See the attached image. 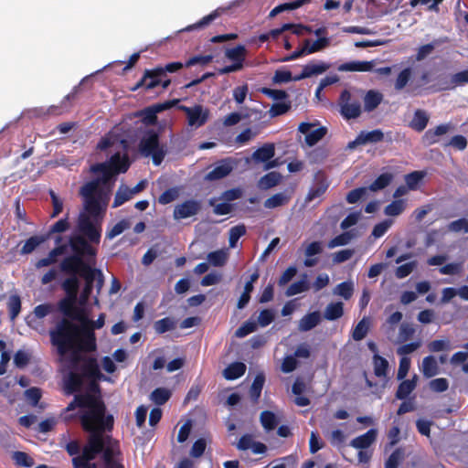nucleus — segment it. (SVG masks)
Instances as JSON below:
<instances>
[{"label": "nucleus", "instance_id": "nucleus-58", "mask_svg": "<svg viewBox=\"0 0 468 468\" xmlns=\"http://www.w3.org/2000/svg\"><path fill=\"white\" fill-rule=\"evenodd\" d=\"M292 108L291 101L273 103L269 111L271 117L281 116Z\"/></svg>", "mask_w": 468, "mask_h": 468}, {"label": "nucleus", "instance_id": "nucleus-5", "mask_svg": "<svg viewBox=\"0 0 468 468\" xmlns=\"http://www.w3.org/2000/svg\"><path fill=\"white\" fill-rule=\"evenodd\" d=\"M84 351H75L69 354L68 363L69 374L65 377V390L67 394L79 392L84 378H103L98 361L93 356L83 355Z\"/></svg>", "mask_w": 468, "mask_h": 468}, {"label": "nucleus", "instance_id": "nucleus-54", "mask_svg": "<svg viewBox=\"0 0 468 468\" xmlns=\"http://www.w3.org/2000/svg\"><path fill=\"white\" fill-rule=\"evenodd\" d=\"M309 289V284L306 280H301L292 283L286 290L287 296H292L302 293Z\"/></svg>", "mask_w": 468, "mask_h": 468}, {"label": "nucleus", "instance_id": "nucleus-3", "mask_svg": "<svg viewBox=\"0 0 468 468\" xmlns=\"http://www.w3.org/2000/svg\"><path fill=\"white\" fill-rule=\"evenodd\" d=\"M131 162L127 154H113L109 160L97 163L90 166L93 174H101V177L85 183L80 188V196L83 199L84 211L79 215L88 217L90 221L102 225L110 200V194L101 185L107 184L112 177L128 171Z\"/></svg>", "mask_w": 468, "mask_h": 468}, {"label": "nucleus", "instance_id": "nucleus-31", "mask_svg": "<svg viewBox=\"0 0 468 468\" xmlns=\"http://www.w3.org/2000/svg\"><path fill=\"white\" fill-rule=\"evenodd\" d=\"M373 366L374 374L376 377L385 378L387 376L388 369V362L385 357L379 356L378 354H374Z\"/></svg>", "mask_w": 468, "mask_h": 468}, {"label": "nucleus", "instance_id": "nucleus-25", "mask_svg": "<svg viewBox=\"0 0 468 468\" xmlns=\"http://www.w3.org/2000/svg\"><path fill=\"white\" fill-rule=\"evenodd\" d=\"M246 372V365L242 362H233L223 371V376L228 380H234L242 377Z\"/></svg>", "mask_w": 468, "mask_h": 468}, {"label": "nucleus", "instance_id": "nucleus-20", "mask_svg": "<svg viewBox=\"0 0 468 468\" xmlns=\"http://www.w3.org/2000/svg\"><path fill=\"white\" fill-rule=\"evenodd\" d=\"M430 116L426 111L418 109L414 112L413 117L410 122V127L416 132H422L428 125Z\"/></svg>", "mask_w": 468, "mask_h": 468}, {"label": "nucleus", "instance_id": "nucleus-52", "mask_svg": "<svg viewBox=\"0 0 468 468\" xmlns=\"http://www.w3.org/2000/svg\"><path fill=\"white\" fill-rule=\"evenodd\" d=\"M219 16V13L218 10H214L213 12H211L209 15L207 16H205L204 17H202L198 22H197L196 24L192 25V26H189L186 30L187 31H190V30H193V29H199V28H203L207 26H208L211 22H213L217 17H218Z\"/></svg>", "mask_w": 468, "mask_h": 468}, {"label": "nucleus", "instance_id": "nucleus-24", "mask_svg": "<svg viewBox=\"0 0 468 468\" xmlns=\"http://www.w3.org/2000/svg\"><path fill=\"white\" fill-rule=\"evenodd\" d=\"M321 321L320 313L317 311L309 313L303 316L299 322V330L307 332L314 328Z\"/></svg>", "mask_w": 468, "mask_h": 468}, {"label": "nucleus", "instance_id": "nucleus-62", "mask_svg": "<svg viewBox=\"0 0 468 468\" xmlns=\"http://www.w3.org/2000/svg\"><path fill=\"white\" fill-rule=\"evenodd\" d=\"M261 92L274 101H282L288 98L287 92L283 90H274L264 87L261 90Z\"/></svg>", "mask_w": 468, "mask_h": 468}, {"label": "nucleus", "instance_id": "nucleus-59", "mask_svg": "<svg viewBox=\"0 0 468 468\" xmlns=\"http://www.w3.org/2000/svg\"><path fill=\"white\" fill-rule=\"evenodd\" d=\"M212 59H213L212 55H197V56H194V57H191L190 58H188L186 61L185 66L186 68H189V67H192V66H195L197 64L206 66L208 63H210L212 61Z\"/></svg>", "mask_w": 468, "mask_h": 468}, {"label": "nucleus", "instance_id": "nucleus-18", "mask_svg": "<svg viewBox=\"0 0 468 468\" xmlns=\"http://www.w3.org/2000/svg\"><path fill=\"white\" fill-rule=\"evenodd\" d=\"M374 61H349L338 66L339 71L368 72L373 70Z\"/></svg>", "mask_w": 468, "mask_h": 468}, {"label": "nucleus", "instance_id": "nucleus-22", "mask_svg": "<svg viewBox=\"0 0 468 468\" xmlns=\"http://www.w3.org/2000/svg\"><path fill=\"white\" fill-rule=\"evenodd\" d=\"M383 101V94L376 90H368L364 97V110L370 112L377 109Z\"/></svg>", "mask_w": 468, "mask_h": 468}, {"label": "nucleus", "instance_id": "nucleus-39", "mask_svg": "<svg viewBox=\"0 0 468 468\" xmlns=\"http://www.w3.org/2000/svg\"><path fill=\"white\" fill-rule=\"evenodd\" d=\"M289 200L290 197L284 193H277L265 200L264 207L266 208H275L287 204Z\"/></svg>", "mask_w": 468, "mask_h": 468}, {"label": "nucleus", "instance_id": "nucleus-51", "mask_svg": "<svg viewBox=\"0 0 468 468\" xmlns=\"http://www.w3.org/2000/svg\"><path fill=\"white\" fill-rule=\"evenodd\" d=\"M257 330V323L254 321L244 322L235 332V336L242 338Z\"/></svg>", "mask_w": 468, "mask_h": 468}, {"label": "nucleus", "instance_id": "nucleus-17", "mask_svg": "<svg viewBox=\"0 0 468 468\" xmlns=\"http://www.w3.org/2000/svg\"><path fill=\"white\" fill-rule=\"evenodd\" d=\"M247 56V49L243 45H238L235 48H226L225 57L243 69L244 61Z\"/></svg>", "mask_w": 468, "mask_h": 468}, {"label": "nucleus", "instance_id": "nucleus-56", "mask_svg": "<svg viewBox=\"0 0 468 468\" xmlns=\"http://www.w3.org/2000/svg\"><path fill=\"white\" fill-rule=\"evenodd\" d=\"M424 176H425V173L421 172V171H414V172H411V173L406 175L405 181H406L407 186L411 190L416 189L417 186L421 181V179L424 177Z\"/></svg>", "mask_w": 468, "mask_h": 468}, {"label": "nucleus", "instance_id": "nucleus-12", "mask_svg": "<svg viewBox=\"0 0 468 468\" xmlns=\"http://www.w3.org/2000/svg\"><path fill=\"white\" fill-rule=\"evenodd\" d=\"M275 154V147L273 144H264L252 154V159L256 163H266L265 168L271 169L277 165L276 161H271Z\"/></svg>", "mask_w": 468, "mask_h": 468}, {"label": "nucleus", "instance_id": "nucleus-63", "mask_svg": "<svg viewBox=\"0 0 468 468\" xmlns=\"http://www.w3.org/2000/svg\"><path fill=\"white\" fill-rule=\"evenodd\" d=\"M415 334V328L409 323H402L399 326V339L401 342H406L410 339Z\"/></svg>", "mask_w": 468, "mask_h": 468}, {"label": "nucleus", "instance_id": "nucleus-38", "mask_svg": "<svg viewBox=\"0 0 468 468\" xmlns=\"http://www.w3.org/2000/svg\"><path fill=\"white\" fill-rule=\"evenodd\" d=\"M132 197L133 195L130 192V188L124 185L120 186L115 194L112 207H118L122 206L126 201L130 200Z\"/></svg>", "mask_w": 468, "mask_h": 468}, {"label": "nucleus", "instance_id": "nucleus-7", "mask_svg": "<svg viewBox=\"0 0 468 468\" xmlns=\"http://www.w3.org/2000/svg\"><path fill=\"white\" fill-rule=\"evenodd\" d=\"M163 77L165 76L163 69H161V66L150 69H145L141 80L131 90L133 91H135L141 88L145 90H154L160 85Z\"/></svg>", "mask_w": 468, "mask_h": 468}, {"label": "nucleus", "instance_id": "nucleus-27", "mask_svg": "<svg viewBox=\"0 0 468 468\" xmlns=\"http://www.w3.org/2000/svg\"><path fill=\"white\" fill-rule=\"evenodd\" d=\"M417 376L412 379H402L396 391V398L398 399H405L416 388Z\"/></svg>", "mask_w": 468, "mask_h": 468}, {"label": "nucleus", "instance_id": "nucleus-42", "mask_svg": "<svg viewBox=\"0 0 468 468\" xmlns=\"http://www.w3.org/2000/svg\"><path fill=\"white\" fill-rule=\"evenodd\" d=\"M246 234V227L239 224L232 227L229 231V245L230 248H235L239 239Z\"/></svg>", "mask_w": 468, "mask_h": 468}, {"label": "nucleus", "instance_id": "nucleus-49", "mask_svg": "<svg viewBox=\"0 0 468 468\" xmlns=\"http://www.w3.org/2000/svg\"><path fill=\"white\" fill-rule=\"evenodd\" d=\"M31 354L25 350H17L14 355V364L17 368H25L30 362Z\"/></svg>", "mask_w": 468, "mask_h": 468}, {"label": "nucleus", "instance_id": "nucleus-32", "mask_svg": "<svg viewBox=\"0 0 468 468\" xmlns=\"http://www.w3.org/2000/svg\"><path fill=\"white\" fill-rule=\"evenodd\" d=\"M369 320L367 317H363L352 331V337L355 341L363 340L369 331Z\"/></svg>", "mask_w": 468, "mask_h": 468}, {"label": "nucleus", "instance_id": "nucleus-35", "mask_svg": "<svg viewBox=\"0 0 468 468\" xmlns=\"http://www.w3.org/2000/svg\"><path fill=\"white\" fill-rule=\"evenodd\" d=\"M7 309L10 319L15 320L21 312V298L17 294H12L7 301Z\"/></svg>", "mask_w": 468, "mask_h": 468}, {"label": "nucleus", "instance_id": "nucleus-13", "mask_svg": "<svg viewBox=\"0 0 468 468\" xmlns=\"http://www.w3.org/2000/svg\"><path fill=\"white\" fill-rule=\"evenodd\" d=\"M430 80V73L428 71L422 72L420 79L410 85L408 92L413 96H418L421 95L424 91L437 92L441 90V87L437 88L435 86H427Z\"/></svg>", "mask_w": 468, "mask_h": 468}, {"label": "nucleus", "instance_id": "nucleus-33", "mask_svg": "<svg viewBox=\"0 0 468 468\" xmlns=\"http://www.w3.org/2000/svg\"><path fill=\"white\" fill-rule=\"evenodd\" d=\"M405 459V451L399 447L395 449L385 462V468H399V464Z\"/></svg>", "mask_w": 468, "mask_h": 468}, {"label": "nucleus", "instance_id": "nucleus-11", "mask_svg": "<svg viewBox=\"0 0 468 468\" xmlns=\"http://www.w3.org/2000/svg\"><path fill=\"white\" fill-rule=\"evenodd\" d=\"M233 170L231 158H224L218 162L217 165L205 176L206 181H216L228 176Z\"/></svg>", "mask_w": 468, "mask_h": 468}, {"label": "nucleus", "instance_id": "nucleus-15", "mask_svg": "<svg viewBox=\"0 0 468 468\" xmlns=\"http://www.w3.org/2000/svg\"><path fill=\"white\" fill-rule=\"evenodd\" d=\"M378 437V430L370 429L366 433L354 438L350 441V446L358 450L368 448L374 443Z\"/></svg>", "mask_w": 468, "mask_h": 468}, {"label": "nucleus", "instance_id": "nucleus-16", "mask_svg": "<svg viewBox=\"0 0 468 468\" xmlns=\"http://www.w3.org/2000/svg\"><path fill=\"white\" fill-rule=\"evenodd\" d=\"M329 66L325 63H308L303 66L302 72L294 76V81H299L303 79L310 78L314 75H319L325 72Z\"/></svg>", "mask_w": 468, "mask_h": 468}, {"label": "nucleus", "instance_id": "nucleus-30", "mask_svg": "<svg viewBox=\"0 0 468 468\" xmlns=\"http://www.w3.org/2000/svg\"><path fill=\"white\" fill-rule=\"evenodd\" d=\"M359 135V140L363 143V145L367 144H378L384 140V133L380 129H375L370 132L361 131Z\"/></svg>", "mask_w": 468, "mask_h": 468}, {"label": "nucleus", "instance_id": "nucleus-40", "mask_svg": "<svg viewBox=\"0 0 468 468\" xmlns=\"http://www.w3.org/2000/svg\"><path fill=\"white\" fill-rule=\"evenodd\" d=\"M261 422L262 427L266 431H272L278 425V420L276 415L270 410H264L261 413Z\"/></svg>", "mask_w": 468, "mask_h": 468}, {"label": "nucleus", "instance_id": "nucleus-29", "mask_svg": "<svg viewBox=\"0 0 468 468\" xmlns=\"http://www.w3.org/2000/svg\"><path fill=\"white\" fill-rule=\"evenodd\" d=\"M282 180V175L279 172H269L259 181V186L261 189H270L276 186Z\"/></svg>", "mask_w": 468, "mask_h": 468}, {"label": "nucleus", "instance_id": "nucleus-37", "mask_svg": "<svg viewBox=\"0 0 468 468\" xmlns=\"http://www.w3.org/2000/svg\"><path fill=\"white\" fill-rule=\"evenodd\" d=\"M171 397V391L165 388H157L151 393V399L158 406L165 404Z\"/></svg>", "mask_w": 468, "mask_h": 468}, {"label": "nucleus", "instance_id": "nucleus-23", "mask_svg": "<svg viewBox=\"0 0 468 468\" xmlns=\"http://www.w3.org/2000/svg\"><path fill=\"white\" fill-rule=\"evenodd\" d=\"M420 371L424 378H431L439 374L440 368L433 356H427L422 359Z\"/></svg>", "mask_w": 468, "mask_h": 468}, {"label": "nucleus", "instance_id": "nucleus-2", "mask_svg": "<svg viewBox=\"0 0 468 468\" xmlns=\"http://www.w3.org/2000/svg\"><path fill=\"white\" fill-rule=\"evenodd\" d=\"M85 410H80L79 420L82 430L88 434L81 449V455L72 458L73 468H99L93 461L112 455H122L119 441L110 433L114 428V417L107 413L101 396L86 398Z\"/></svg>", "mask_w": 468, "mask_h": 468}, {"label": "nucleus", "instance_id": "nucleus-43", "mask_svg": "<svg viewBox=\"0 0 468 468\" xmlns=\"http://www.w3.org/2000/svg\"><path fill=\"white\" fill-rule=\"evenodd\" d=\"M327 133V129L324 126L310 131L305 136V143L308 146H314L322 140Z\"/></svg>", "mask_w": 468, "mask_h": 468}, {"label": "nucleus", "instance_id": "nucleus-8", "mask_svg": "<svg viewBox=\"0 0 468 468\" xmlns=\"http://www.w3.org/2000/svg\"><path fill=\"white\" fill-rule=\"evenodd\" d=\"M338 104L341 114L347 120L356 119L361 114L360 102L358 101H351V93L347 90L341 92Z\"/></svg>", "mask_w": 468, "mask_h": 468}, {"label": "nucleus", "instance_id": "nucleus-60", "mask_svg": "<svg viewBox=\"0 0 468 468\" xmlns=\"http://www.w3.org/2000/svg\"><path fill=\"white\" fill-rule=\"evenodd\" d=\"M207 448V441L204 438L197 439L192 445L190 455L194 458L201 457Z\"/></svg>", "mask_w": 468, "mask_h": 468}, {"label": "nucleus", "instance_id": "nucleus-45", "mask_svg": "<svg viewBox=\"0 0 468 468\" xmlns=\"http://www.w3.org/2000/svg\"><path fill=\"white\" fill-rule=\"evenodd\" d=\"M335 293L343 297L345 300H349L354 293V284L351 281L343 282L336 285Z\"/></svg>", "mask_w": 468, "mask_h": 468}, {"label": "nucleus", "instance_id": "nucleus-64", "mask_svg": "<svg viewBox=\"0 0 468 468\" xmlns=\"http://www.w3.org/2000/svg\"><path fill=\"white\" fill-rule=\"evenodd\" d=\"M121 457L122 455H112L101 459L103 468H124Z\"/></svg>", "mask_w": 468, "mask_h": 468}, {"label": "nucleus", "instance_id": "nucleus-47", "mask_svg": "<svg viewBox=\"0 0 468 468\" xmlns=\"http://www.w3.org/2000/svg\"><path fill=\"white\" fill-rule=\"evenodd\" d=\"M154 328L157 334H164L176 328V322L170 317H165L156 321Z\"/></svg>", "mask_w": 468, "mask_h": 468}, {"label": "nucleus", "instance_id": "nucleus-19", "mask_svg": "<svg viewBox=\"0 0 468 468\" xmlns=\"http://www.w3.org/2000/svg\"><path fill=\"white\" fill-rule=\"evenodd\" d=\"M323 247L320 241L311 242L305 249L306 259L303 261L305 267H314L318 263V259L314 256L322 253Z\"/></svg>", "mask_w": 468, "mask_h": 468}, {"label": "nucleus", "instance_id": "nucleus-57", "mask_svg": "<svg viewBox=\"0 0 468 468\" xmlns=\"http://www.w3.org/2000/svg\"><path fill=\"white\" fill-rule=\"evenodd\" d=\"M209 262L215 267H221L226 263L227 255L223 250H215L207 255Z\"/></svg>", "mask_w": 468, "mask_h": 468}, {"label": "nucleus", "instance_id": "nucleus-14", "mask_svg": "<svg viewBox=\"0 0 468 468\" xmlns=\"http://www.w3.org/2000/svg\"><path fill=\"white\" fill-rule=\"evenodd\" d=\"M452 129L451 123H442L435 128H431L425 132L422 136V144L424 145H432L440 141V137L446 134Z\"/></svg>", "mask_w": 468, "mask_h": 468}, {"label": "nucleus", "instance_id": "nucleus-36", "mask_svg": "<svg viewBox=\"0 0 468 468\" xmlns=\"http://www.w3.org/2000/svg\"><path fill=\"white\" fill-rule=\"evenodd\" d=\"M393 175L390 173H383L379 175L369 186V189L373 192L384 189L392 181Z\"/></svg>", "mask_w": 468, "mask_h": 468}, {"label": "nucleus", "instance_id": "nucleus-55", "mask_svg": "<svg viewBox=\"0 0 468 468\" xmlns=\"http://www.w3.org/2000/svg\"><path fill=\"white\" fill-rule=\"evenodd\" d=\"M179 196V189L177 187H171L162 193L158 197V202L161 205H167L175 201Z\"/></svg>", "mask_w": 468, "mask_h": 468}, {"label": "nucleus", "instance_id": "nucleus-10", "mask_svg": "<svg viewBox=\"0 0 468 468\" xmlns=\"http://www.w3.org/2000/svg\"><path fill=\"white\" fill-rule=\"evenodd\" d=\"M201 208L200 202L195 199H188L176 206L173 217L175 219H184L197 215Z\"/></svg>", "mask_w": 468, "mask_h": 468}, {"label": "nucleus", "instance_id": "nucleus-46", "mask_svg": "<svg viewBox=\"0 0 468 468\" xmlns=\"http://www.w3.org/2000/svg\"><path fill=\"white\" fill-rule=\"evenodd\" d=\"M90 393H80L74 396L73 400L67 406L65 411L74 410L76 408H80V410H85L87 405L84 403L86 398H91Z\"/></svg>", "mask_w": 468, "mask_h": 468}, {"label": "nucleus", "instance_id": "nucleus-28", "mask_svg": "<svg viewBox=\"0 0 468 468\" xmlns=\"http://www.w3.org/2000/svg\"><path fill=\"white\" fill-rule=\"evenodd\" d=\"M344 314V305L341 302L329 303L324 310V317L328 321H335Z\"/></svg>", "mask_w": 468, "mask_h": 468}, {"label": "nucleus", "instance_id": "nucleus-61", "mask_svg": "<svg viewBox=\"0 0 468 468\" xmlns=\"http://www.w3.org/2000/svg\"><path fill=\"white\" fill-rule=\"evenodd\" d=\"M440 44V41L434 40L431 43L423 45L419 48L417 54H416V59L418 61L423 60L426 57H428L435 48L437 45Z\"/></svg>", "mask_w": 468, "mask_h": 468}, {"label": "nucleus", "instance_id": "nucleus-4", "mask_svg": "<svg viewBox=\"0 0 468 468\" xmlns=\"http://www.w3.org/2000/svg\"><path fill=\"white\" fill-rule=\"evenodd\" d=\"M71 318L65 316L50 330L51 344L60 356L75 351L92 352L96 350V337L92 330H81Z\"/></svg>", "mask_w": 468, "mask_h": 468}, {"label": "nucleus", "instance_id": "nucleus-53", "mask_svg": "<svg viewBox=\"0 0 468 468\" xmlns=\"http://www.w3.org/2000/svg\"><path fill=\"white\" fill-rule=\"evenodd\" d=\"M129 227H130V224L127 220H125V219L120 220L111 229H109L106 232V239H112L113 238L122 234Z\"/></svg>", "mask_w": 468, "mask_h": 468}, {"label": "nucleus", "instance_id": "nucleus-48", "mask_svg": "<svg viewBox=\"0 0 468 468\" xmlns=\"http://www.w3.org/2000/svg\"><path fill=\"white\" fill-rule=\"evenodd\" d=\"M353 238L354 235L350 231H345L329 240L327 246L329 249L345 246L347 245Z\"/></svg>", "mask_w": 468, "mask_h": 468}, {"label": "nucleus", "instance_id": "nucleus-21", "mask_svg": "<svg viewBox=\"0 0 468 468\" xmlns=\"http://www.w3.org/2000/svg\"><path fill=\"white\" fill-rule=\"evenodd\" d=\"M465 84H468V69L452 74L451 76L450 81L445 82L441 87V90H450L455 89L458 86H463Z\"/></svg>", "mask_w": 468, "mask_h": 468}, {"label": "nucleus", "instance_id": "nucleus-26", "mask_svg": "<svg viewBox=\"0 0 468 468\" xmlns=\"http://www.w3.org/2000/svg\"><path fill=\"white\" fill-rule=\"evenodd\" d=\"M48 239V235H34L26 240L21 248L20 253L23 255L32 253L39 245Z\"/></svg>", "mask_w": 468, "mask_h": 468}, {"label": "nucleus", "instance_id": "nucleus-41", "mask_svg": "<svg viewBox=\"0 0 468 468\" xmlns=\"http://www.w3.org/2000/svg\"><path fill=\"white\" fill-rule=\"evenodd\" d=\"M16 465L20 467H32L35 464L34 459L27 452L16 451L12 454Z\"/></svg>", "mask_w": 468, "mask_h": 468}, {"label": "nucleus", "instance_id": "nucleus-34", "mask_svg": "<svg viewBox=\"0 0 468 468\" xmlns=\"http://www.w3.org/2000/svg\"><path fill=\"white\" fill-rule=\"evenodd\" d=\"M265 382V377L263 374H258L251 384L250 389V395L254 402H257L261 397V390Z\"/></svg>", "mask_w": 468, "mask_h": 468}, {"label": "nucleus", "instance_id": "nucleus-6", "mask_svg": "<svg viewBox=\"0 0 468 468\" xmlns=\"http://www.w3.org/2000/svg\"><path fill=\"white\" fill-rule=\"evenodd\" d=\"M139 151L145 157H152L154 165H160L164 161L166 150L159 143V135L154 130L147 131L141 138Z\"/></svg>", "mask_w": 468, "mask_h": 468}, {"label": "nucleus", "instance_id": "nucleus-9", "mask_svg": "<svg viewBox=\"0 0 468 468\" xmlns=\"http://www.w3.org/2000/svg\"><path fill=\"white\" fill-rule=\"evenodd\" d=\"M179 109L186 112L190 126L201 127L208 119V112L207 111L203 112L201 105H196L192 108L182 105Z\"/></svg>", "mask_w": 468, "mask_h": 468}, {"label": "nucleus", "instance_id": "nucleus-1", "mask_svg": "<svg viewBox=\"0 0 468 468\" xmlns=\"http://www.w3.org/2000/svg\"><path fill=\"white\" fill-rule=\"evenodd\" d=\"M80 234L69 237V248L72 253L66 256L58 264V270L67 277L61 282L60 288L65 296L58 303V311L72 320L80 319V306L87 304L94 287L95 266L98 246L101 242L102 225L94 224L86 216L78 218Z\"/></svg>", "mask_w": 468, "mask_h": 468}, {"label": "nucleus", "instance_id": "nucleus-44", "mask_svg": "<svg viewBox=\"0 0 468 468\" xmlns=\"http://www.w3.org/2000/svg\"><path fill=\"white\" fill-rule=\"evenodd\" d=\"M406 208V203L403 199H397L388 204L384 210L387 216L396 217L400 215Z\"/></svg>", "mask_w": 468, "mask_h": 468}, {"label": "nucleus", "instance_id": "nucleus-50", "mask_svg": "<svg viewBox=\"0 0 468 468\" xmlns=\"http://www.w3.org/2000/svg\"><path fill=\"white\" fill-rule=\"evenodd\" d=\"M411 78V69L410 68H405L403 69L398 75L396 81H395V89L397 90H403L407 84L409 83L410 80Z\"/></svg>", "mask_w": 468, "mask_h": 468}]
</instances>
